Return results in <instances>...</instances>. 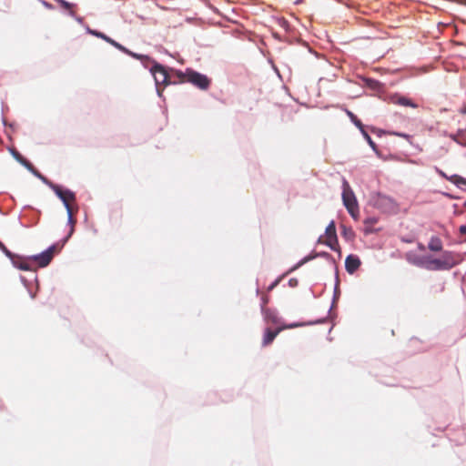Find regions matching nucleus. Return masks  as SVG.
Here are the masks:
<instances>
[{
  "label": "nucleus",
  "mask_w": 466,
  "mask_h": 466,
  "mask_svg": "<svg viewBox=\"0 0 466 466\" xmlns=\"http://www.w3.org/2000/svg\"><path fill=\"white\" fill-rule=\"evenodd\" d=\"M176 74L178 84L189 83L200 90H208L211 80L206 75L198 73L192 68H186L185 71H173Z\"/></svg>",
  "instance_id": "obj_1"
},
{
  "label": "nucleus",
  "mask_w": 466,
  "mask_h": 466,
  "mask_svg": "<svg viewBox=\"0 0 466 466\" xmlns=\"http://www.w3.org/2000/svg\"><path fill=\"white\" fill-rule=\"evenodd\" d=\"M150 72L154 76L155 82L158 87L160 85L167 86L168 85H177L176 74L173 71H179L173 67H166L155 60H152Z\"/></svg>",
  "instance_id": "obj_2"
},
{
  "label": "nucleus",
  "mask_w": 466,
  "mask_h": 466,
  "mask_svg": "<svg viewBox=\"0 0 466 466\" xmlns=\"http://www.w3.org/2000/svg\"><path fill=\"white\" fill-rule=\"evenodd\" d=\"M458 264V259L451 251H444L440 258H429L424 266L429 270H447Z\"/></svg>",
  "instance_id": "obj_3"
},
{
  "label": "nucleus",
  "mask_w": 466,
  "mask_h": 466,
  "mask_svg": "<svg viewBox=\"0 0 466 466\" xmlns=\"http://www.w3.org/2000/svg\"><path fill=\"white\" fill-rule=\"evenodd\" d=\"M342 201L352 218H359V205L353 190L349 182L344 178L342 181Z\"/></svg>",
  "instance_id": "obj_4"
},
{
  "label": "nucleus",
  "mask_w": 466,
  "mask_h": 466,
  "mask_svg": "<svg viewBox=\"0 0 466 466\" xmlns=\"http://www.w3.org/2000/svg\"><path fill=\"white\" fill-rule=\"evenodd\" d=\"M46 184L49 185V187L54 190L56 196L63 201L66 209H72V204L76 201L75 193L70 191L69 189H63L58 185H55L49 182L47 179L44 181Z\"/></svg>",
  "instance_id": "obj_5"
},
{
  "label": "nucleus",
  "mask_w": 466,
  "mask_h": 466,
  "mask_svg": "<svg viewBox=\"0 0 466 466\" xmlns=\"http://www.w3.org/2000/svg\"><path fill=\"white\" fill-rule=\"evenodd\" d=\"M372 203L374 207L383 212H394L398 208L396 202L392 198L382 194H376L373 196Z\"/></svg>",
  "instance_id": "obj_6"
},
{
  "label": "nucleus",
  "mask_w": 466,
  "mask_h": 466,
  "mask_svg": "<svg viewBox=\"0 0 466 466\" xmlns=\"http://www.w3.org/2000/svg\"><path fill=\"white\" fill-rule=\"evenodd\" d=\"M59 249L58 245L55 244L41 254L33 256L32 259L35 261L39 267H46L53 259L55 253Z\"/></svg>",
  "instance_id": "obj_7"
},
{
  "label": "nucleus",
  "mask_w": 466,
  "mask_h": 466,
  "mask_svg": "<svg viewBox=\"0 0 466 466\" xmlns=\"http://www.w3.org/2000/svg\"><path fill=\"white\" fill-rule=\"evenodd\" d=\"M326 239L323 241L333 250H339L338 238L334 221H331L325 230Z\"/></svg>",
  "instance_id": "obj_8"
},
{
  "label": "nucleus",
  "mask_w": 466,
  "mask_h": 466,
  "mask_svg": "<svg viewBox=\"0 0 466 466\" xmlns=\"http://www.w3.org/2000/svg\"><path fill=\"white\" fill-rule=\"evenodd\" d=\"M10 152L17 162H19L21 165L26 167L29 171L33 172L43 181H46V178L44 176H42L38 171H36L34 166L26 158H25L16 149L11 148Z\"/></svg>",
  "instance_id": "obj_9"
},
{
  "label": "nucleus",
  "mask_w": 466,
  "mask_h": 466,
  "mask_svg": "<svg viewBox=\"0 0 466 466\" xmlns=\"http://www.w3.org/2000/svg\"><path fill=\"white\" fill-rule=\"evenodd\" d=\"M360 266V260L358 257L353 255H349L345 259V268L346 270L352 274L354 273Z\"/></svg>",
  "instance_id": "obj_10"
},
{
  "label": "nucleus",
  "mask_w": 466,
  "mask_h": 466,
  "mask_svg": "<svg viewBox=\"0 0 466 466\" xmlns=\"http://www.w3.org/2000/svg\"><path fill=\"white\" fill-rule=\"evenodd\" d=\"M281 329H267L265 330V333H264V336H263V339H262V345L263 346H268L269 344H271L273 342V340L275 339V338L278 336V334L280 332Z\"/></svg>",
  "instance_id": "obj_11"
},
{
  "label": "nucleus",
  "mask_w": 466,
  "mask_h": 466,
  "mask_svg": "<svg viewBox=\"0 0 466 466\" xmlns=\"http://www.w3.org/2000/svg\"><path fill=\"white\" fill-rule=\"evenodd\" d=\"M405 258L408 262L418 267L424 266V260L416 255L414 252L410 251L405 254Z\"/></svg>",
  "instance_id": "obj_12"
},
{
  "label": "nucleus",
  "mask_w": 466,
  "mask_h": 466,
  "mask_svg": "<svg viewBox=\"0 0 466 466\" xmlns=\"http://www.w3.org/2000/svg\"><path fill=\"white\" fill-rule=\"evenodd\" d=\"M261 311H262V314L264 316V319L267 322H271V323H278L279 322V318L278 316L276 315V313L271 310L270 309H268V308H264V306H261Z\"/></svg>",
  "instance_id": "obj_13"
},
{
  "label": "nucleus",
  "mask_w": 466,
  "mask_h": 466,
  "mask_svg": "<svg viewBox=\"0 0 466 466\" xmlns=\"http://www.w3.org/2000/svg\"><path fill=\"white\" fill-rule=\"evenodd\" d=\"M428 248L431 251H441L442 241L439 237L433 236L431 238L428 244Z\"/></svg>",
  "instance_id": "obj_14"
},
{
  "label": "nucleus",
  "mask_w": 466,
  "mask_h": 466,
  "mask_svg": "<svg viewBox=\"0 0 466 466\" xmlns=\"http://www.w3.org/2000/svg\"><path fill=\"white\" fill-rule=\"evenodd\" d=\"M441 176L446 177L450 182L454 184L457 187H461V185H466V178L462 177L459 175H452L451 177H446L442 172H441Z\"/></svg>",
  "instance_id": "obj_15"
},
{
  "label": "nucleus",
  "mask_w": 466,
  "mask_h": 466,
  "mask_svg": "<svg viewBox=\"0 0 466 466\" xmlns=\"http://www.w3.org/2000/svg\"><path fill=\"white\" fill-rule=\"evenodd\" d=\"M67 211V217H68V223L70 224V231L66 238L64 239V243L67 241V239L71 237V235L74 232L75 224H76V218H74V210L72 209H66Z\"/></svg>",
  "instance_id": "obj_16"
},
{
  "label": "nucleus",
  "mask_w": 466,
  "mask_h": 466,
  "mask_svg": "<svg viewBox=\"0 0 466 466\" xmlns=\"http://www.w3.org/2000/svg\"><path fill=\"white\" fill-rule=\"evenodd\" d=\"M395 103L403 106H410L412 108L418 107V105L416 103H414L411 99L405 96H399Z\"/></svg>",
  "instance_id": "obj_17"
},
{
  "label": "nucleus",
  "mask_w": 466,
  "mask_h": 466,
  "mask_svg": "<svg viewBox=\"0 0 466 466\" xmlns=\"http://www.w3.org/2000/svg\"><path fill=\"white\" fill-rule=\"evenodd\" d=\"M55 1L59 4L60 7L68 11L71 15H75L74 8L76 5L74 4H71L65 0H55Z\"/></svg>",
  "instance_id": "obj_18"
},
{
  "label": "nucleus",
  "mask_w": 466,
  "mask_h": 466,
  "mask_svg": "<svg viewBox=\"0 0 466 466\" xmlns=\"http://www.w3.org/2000/svg\"><path fill=\"white\" fill-rule=\"evenodd\" d=\"M361 132H362L366 141L370 146V147L379 155V150H378V147H377V145L375 144V142L371 139V137L369 136V134L364 129Z\"/></svg>",
  "instance_id": "obj_19"
},
{
  "label": "nucleus",
  "mask_w": 466,
  "mask_h": 466,
  "mask_svg": "<svg viewBox=\"0 0 466 466\" xmlns=\"http://www.w3.org/2000/svg\"><path fill=\"white\" fill-rule=\"evenodd\" d=\"M341 234L347 239H352L355 236L354 231L350 228H347L345 226H342Z\"/></svg>",
  "instance_id": "obj_20"
},
{
  "label": "nucleus",
  "mask_w": 466,
  "mask_h": 466,
  "mask_svg": "<svg viewBox=\"0 0 466 466\" xmlns=\"http://www.w3.org/2000/svg\"><path fill=\"white\" fill-rule=\"evenodd\" d=\"M348 116L350 117L351 121L362 131L363 130V125L360 119L357 118V116L350 111H348Z\"/></svg>",
  "instance_id": "obj_21"
},
{
  "label": "nucleus",
  "mask_w": 466,
  "mask_h": 466,
  "mask_svg": "<svg viewBox=\"0 0 466 466\" xmlns=\"http://www.w3.org/2000/svg\"><path fill=\"white\" fill-rule=\"evenodd\" d=\"M93 35L106 40V42L110 43L111 45L116 46V42L111 38H109L108 36H106L105 34L103 33H100V32H93Z\"/></svg>",
  "instance_id": "obj_22"
},
{
  "label": "nucleus",
  "mask_w": 466,
  "mask_h": 466,
  "mask_svg": "<svg viewBox=\"0 0 466 466\" xmlns=\"http://www.w3.org/2000/svg\"><path fill=\"white\" fill-rule=\"evenodd\" d=\"M0 249L5 252V254L8 257L12 256V253L6 248V247L0 241Z\"/></svg>",
  "instance_id": "obj_23"
},
{
  "label": "nucleus",
  "mask_w": 466,
  "mask_h": 466,
  "mask_svg": "<svg viewBox=\"0 0 466 466\" xmlns=\"http://www.w3.org/2000/svg\"><path fill=\"white\" fill-rule=\"evenodd\" d=\"M22 270H29L30 267L26 262H22L17 266Z\"/></svg>",
  "instance_id": "obj_24"
},
{
  "label": "nucleus",
  "mask_w": 466,
  "mask_h": 466,
  "mask_svg": "<svg viewBox=\"0 0 466 466\" xmlns=\"http://www.w3.org/2000/svg\"><path fill=\"white\" fill-rule=\"evenodd\" d=\"M268 300H269L268 297L264 295L262 297V305L261 306H264V308H266V305L268 303Z\"/></svg>",
  "instance_id": "obj_25"
},
{
  "label": "nucleus",
  "mask_w": 466,
  "mask_h": 466,
  "mask_svg": "<svg viewBox=\"0 0 466 466\" xmlns=\"http://www.w3.org/2000/svg\"><path fill=\"white\" fill-rule=\"evenodd\" d=\"M279 283V280H276L275 282H273L268 288V291H271Z\"/></svg>",
  "instance_id": "obj_26"
},
{
  "label": "nucleus",
  "mask_w": 466,
  "mask_h": 466,
  "mask_svg": "<svg viewBox=\"0 0 466 466\" xmlns=\"http://www.w3.org/2000/svg\"><path fill=\"white\" fill-rule=\"evenodd\" d=\"M134 56H136L137 58L140 59V60H143V59H149L148 56H142V55H134Z\"/></svg>",
  "instance_id": "obj_27"
},
{
  "label": "nucleus",
  "mask_w": 466,
  "mask_h": 466,
  "mask_svg": "<svg viewBox=\"0 0 466 466\" xmlns=\"http://www.w3.org/2000/svg\"><path fill=\"white\" fill-rule=\"evenodd\" d=\"M460 232L463 235H466V225L460 227Z\"/></svg>",
  "instance_id": "obj_28"
},
{
  "label": "nucleus",
  "mask_w": 466,
  "mask_h": 466,
  "mask_svg": "<svg viewBox=\"0 0 466 466\" xmlns=\"http://www.w3.org/2000/svg\"><path fill=\"white\" fill-rule=\"evenodd\" d=\"M393 135L398 136V137H404V138H407V137H409V136H408V135H406V134L397 133V132L393 133Z\"/></svg>",
  "instance_id": "obj_29"
},
{
  "label": "nucleus",
  "mask_w": 466,
  "mask_h": 466,
  "mask_svg": "<svg viewBox=\"0 0 466 466\" xmlns=\"http://www.w3.org/2000/svg\"><path fill=\"white\" fill-rule=\"evenodd\" d=\"M418 248H419V249H420V250H421V251L425 250V247H424V245H423V244H421V243H419V244H418Z\"/></svg>",
  "instance_id": "obj_30"
},
{
  "label": "nucleus",
  "mask_w": 466,
  "mask_h": 466,
  "mask_svg": "<svg viewBox=\"0 0 466 466\" xmlns=\"http://www.w3.org/2000/svg\"><path fill=\"white\" fill-rule=\"evenodd\" d=\"M461 112L462 114H466V106H465V107H463V108L461 109Z\"/></svg>",
  "instance_id": "obj_31"
},
{
  "label": "nucleus",
  "mask_w": 466,
  "mask_h": 466,
  "mask_svg": "<svg viewBox=\"0 0 466 466\" xmlns=\"http://www.w3.org/2000/svg\"><path fill=\"white\" fill-rule=\"evenodd\" d=\"M308 260V258H304L300 263L299 265L303 264L304 262H306Z\"/></svg>",
  "instance_id": "obj_32"
},
{
  "label": "nucleus",
  "mask_w": 466,
  "mask_h": 466,
  "mask_svg": "<svg viewBox=\"0 0 466 466\" xmlns=\"http://www.w3.org/2000/svg\"><path fill=\"white\" fill-rule=\"evenodd\" d=\"M117 47H118V49H124V48L121 46V45H119V44L117 45Z\"/></svg>",
  "instance_id": "obj_33"
}]
</instances>
